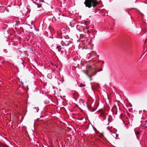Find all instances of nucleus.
<instances>
[{
	"mask_svg": "<svg viewBox=\"0 0 147 147\" xmlns=\"http://www.w3.org/2000/svg\"><path fill=\"white\" fill-rule=\"evenodd\" d=\"M99 71L97 70V68L94 65H93L92 66L88 65L86 67V71H84V73L87 75L89 74L91 76H89L90 78L94 76L96 73Z\"/></svg>",
	"mask_w": 147,
	"mask_h": 147,
	"instance_id": "1",
	"label": "nucleus"
},
{
	"mask_svg": "<svg viewBox=\"0 0 147 147\" xmlns=\"http://www.w3.org/2000/svg\"><path fill=\"white\" fill-rule=\"evenodd\" d=\"M98 3L97 0H85L84 3L86 7L89 8L92 7L94 8Z\"/></svg>",
	"mask_w": 147,
	"mask_h": 147,
	"instance_id": "2",
	"label": "nucleus"
},
{
	"mask_svg": "<svg viewBox=\"0 0 147 147\" xmlns=\"http://www.w3.org/2000/svg\"><path fill=\"white\" fill-rule=\"evenodd\" d=\"M99 116L100 117L99 119H106V117L105 115L103 113H101L99 115Z\"/></svg>",
	"mask_w": 147,
	"mask_h": 147,
	"instance_id": "3",
	"label": "nucleus"
},
{
	"mask_svg": "<svg viewBox=\"0 0 147 147\" xmlns=\"http://www.w3.org/2000/svg\"><path fill=\"white\" fill-rule=\"evenodd\" d=\"M33 3L37 5V7L39 8L41 7L42 5L41 4L38 3L37 2H34Z\"/></svg>",
	"mask_w": 147,
	"mask_h": 147,
	"instance_id": "4",
	"label": "nucleus"
},
{
	"mask_svg": "<svg viewBox=\"0 0 147 147\" xmlns=\"http://www.w3.org/2000/svg\"><path fill=\"white\" fill-rule=\"evenodd\" d=\"M56 49H58V51L59 52H60L61 51V46H57L56 47Z\"/></svg>",
	"mask_w": 147,
	"mask_h": 147,
	"instance_id": "5",
	"label": "nucleus"
},
{
	"mask_svg": "<svg viewBox=\"0 0 147 147\" xmlns=\"http://www.w3.org/2000/svg\"><path fill=\"white\" fill-rule=\"evenodd\" d=\"M0 147H9L6 144H1L0 145Z\"/></svg>",
	"mask_w": 147,
	"mask_h": 147,
	"instance_id": "6",
	"label": "nucleus"
},
{
	"mask_svg": "<svg viewBox=\"0 0 147 147\" xmlns=\"http://www.w3.org/2000/svg\"><path fill=\"white\" fill-rule=\"evenodd\" d=\"M110 120H107V122L106 123H105V124L106 125H108L109 124V122L110 121Z\"/></svg>",
	"mask_w": 147,
	"mask_h": 147,
	"instance_id": "7",
	"label": "nucleus"
},
{
	"mask_svg": "<svg viewBox=\"0 0 147 147\" xmlns=\"http://www.w3.org/2000/svg\"><path fill=\"white\" fill-rule=\"evenodd\" d=\"M135 134L136 135L137 137V135H138L140 134V132L139 131H137L136 132L135 131Z\"/></svg>",
	"mask_w": 147,
	"mask_h": 147,
	"instance_id": "8",
	"label": "nucleus"
},
{
	"mask_svg": "<svg viewBox=\"0 0 147 147\" xmlns=\"http://www.w3.org/2000/svg\"><path fill=\"white\" fill-rule=\"evenodd\" d=\"M39 1L42 2H44V0H39Z\"/></svg>",
	"mask_w": 147,
	"mask_h": 147,
	"instance_id": "9",
	"label": "nucleus"
},
{
	"mask_svg": "<svg viewBox=\"0 0 147 147\" xmlns=\"http://www.w3.org/2000/svg\"><path fill=\"white\" fill-rule=\"evenodd\" d=\"M84 119L85 120L88 119V117H85Z\"/></svg>",
	"mask_w": 147,
	"mask_h": 147,
	"instance_id": "10",
	"label": "nucleus"
},
{
	"mask_svg": "<svg viewBox=\"0 0 147 147\" xmlns=\"http://www.w3.org/2000/svg\"><path fill=\"white\" fill-rule=\"evenodd\" d=\"M20 23V22H19L18 21L16 23V24H17L18 25V24H19Z\"/></svg>",
	"mask_w": 147,
	"mask_h": 147,
	"instance_id": "11",
	"label": "nucleus"
},
{
	"mask_svg": "<svg viewBox=\"0 0 147 147\" xmlns=\"http://www.w3.org/2000/svg\"><path fill=\"white\" fill-rule=\"evenodd\" d=\"M122 121L125 124V121H124V120H122Z\"/></svg>",
	"mask_w": 147,
	"mask_h": 147,
	"instance_id": "12",
	"label": "nucleus"
},
{
	"mask_svg": "<svg viewBox=\"0 0 147 147\" xmlns=\"http://www.w3.org/2000/svg\"><path fill=\"white\" fill-rule=\"evenodd\" d=\"M8 121H9V122H10L11 121V120H8Z\"/></svg>",
	"mask_w": 147,
	"mask_h": 147,
	"instance_id": "13",
	"label": "nucleus"
},
{
	"mask_svg": "<svg viewBox=\"0 0 147 147\" xmlns=\"http://www.w3.org/2000/svg\"><path fill=\"white\" fill-rule=\"evenodd\" d=\"M102 70V69H101L99 71H101Z\"/></svg>",
	"mask_w": 147,
	"mask_h": 147,
	"instance_id": "14",
	"label": "nucleus"
},
{
	"mask_svg": "<svg viewBox=\"0 0 147 147\" xmlns=\"http://www.w3.org/2000/svg\"><path fill=\"white\" fill-rule=\"evenodd\" d=\"M115 107H116V108H117V107H116V106H114V108H115Z\"/></svg>",
	"mask_w": 147,
	"mask_h": 147,
	"instance_id": "15",
	"label": "nucleus"
},
{
	"mask_svg": "<svg viewBox=\"0 0 147 147\" xmlns=\"http://www.w3.org/2000/svg\"><path fill=\"white\" fill-rule=\"evenodd\" d=\"M147 41V39H146L145 42H146Z\"/></svg>",
	"mask_w": 147,
	"mask_h": 147,
	"instance_id": "16",
	"label": "nucleus"
},
{
	"mask_svg": "<svg viewBox=\"0 0 147 147\" xmlns=\"http://www.w3.org/2000/svg\"><path fill=\"white\" fill-rule=\"evenodd\" d=\"M145 122H146V123H147V120H146V121H145Z\"/></svg>",
	"mask_w": 147,
	"mask_h": 147,
	"instance_id": "17",
	"label": "nucleus"
},
{
	"mask_svg": "<svg viewBox=\"0 0 147 147\" xmlns=\"http://www.w3.org/2000/svg\"><path fill=\"white\" fill-rule=\"evenodd\" d=\"M22 85H23V83H22Z\"/></svg>",
	"mask_w": 147,
	"mask_h": 147,
	"instance_id": "18",
	"label": "nucleus"
},
{
	"mask_svg": "<svg viewBox=\"0 0 147 147\" xmlns=\"http://www.w3.org/2000/svg\"><path fill=\"white\" fill-rule=\"evenodd\" d=\"M37 119L38 120V119H38V118H37Z\"/></svg>",
	"mask_w": 147,
	"mask_h": 147,
	"instance_id": "19",
	"label": "nucleus"
},
{
	"mask_svg": "<svg viewBox=\"0 0 147 147\" xmlns=\"http://www.w3.org/2000/svg\"><path fill=\"white\" fill-rule=\"evenodd\" d=\"M144 54H143L142 55H144Z\"/></svg>",
	"mask_w": 147,
	"mask_h": 147,
	"instance_id": "20",
	"label": "nucleus"
},
{
	"mask_svg": "<svg viewBox=\"0 0 147 147\" xmlns=\"http://www.w3.org/2000/svg\"><path fill=\"white\" fill-rule=\"evenodd\" d=\"M118 107H119V108L118 105Z\"/></svg>",
	"mask_w": 147,
	"mask_h": 147,
	"instance_id": "21",
	"label": "nucleus"
},
{
	"mask_svg": "<svg viewBox=\"0 0 147 147\" xmlns=\"http://www.w3.org/2000/svg\"><path fill=\"white\" fill-rule=\"evenodd\" d=\"M63 53V52H62V51H61V53Z\"/></svg>",
	"mask_w": 147,
	"mask_h": 147,
	"instance_id": "22",
	"label": "nucleus"
},
{
	"mask_svg": "<svg viewBox=\"0 0 147 147\" xmlns=\"http://www.w3.org/2000/svg\"><path fill=\"white\" fill-rule=\"evenodd\" d=\"M96 64H97V63H96ZM96 65H97L96 64Z\"/></svg>",
	"mask_w": 147,
	"mask_h": 147,
	"instance_id": "23",
	"label": "nucleus"
}]
</instances>
